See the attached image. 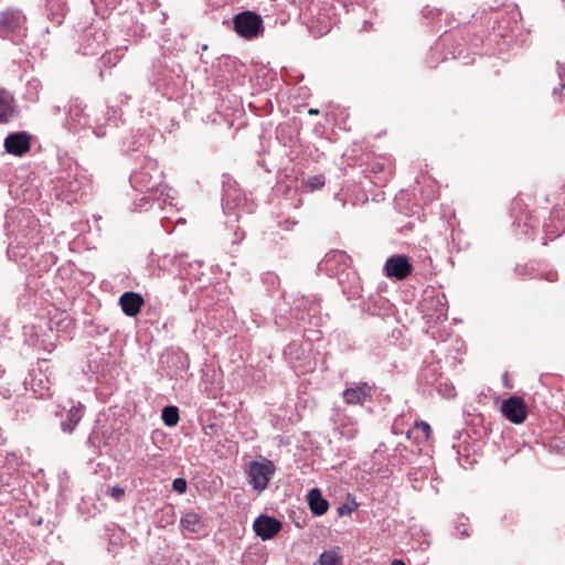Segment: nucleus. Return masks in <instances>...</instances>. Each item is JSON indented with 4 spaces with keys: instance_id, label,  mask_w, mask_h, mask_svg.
<instances>
[{
    "instance_id": "nucleus-1",
    "label": "nucleus",
    "mask_w": 565,
    "mask_h": 565,
    "mask_svg": "<svg viewBox=\"0 0 565 565\" xmlns=\"http://www.w3.org/2000/svg\"><path fill=\"white\" fill-rule=\"evenodd\" d=\"M25 17L20 10L8 9L0 13V36L18 42L25 36Z\"/></svg>"
},
{
    "instance_id": "nucleus-2",
    "label": "nucleus",
    "mask_w": 565,
    "mask_h": 565,
    "mask_svg": "<svg viewBox=\"0 0 565 565\" xmlns=\"http://www.w3.org/2000/svg\"><path fill=\"white\" fill-rule=\"evenodd\" d=\"M130 182L134 188L143 192H160L162 185L161 171L154 161H148L140 170L130 175Z\"/></svg>"
},
{
    "instance_id": "nucleus-3",
    "label": "nucleus",
    "mask_w": 565,
    "mask_h": 565,
    "mask_svg": "<svg viewBox=\"0 0 565 565\" xmlns=\"http://www.w3.org/2000/svg\"><path fill=\"white\" fill-rule=\"evenodd\" d=\"M235 31L245 39H254L263 30L262 18L252 11H244L234 18Z\"/></svg>"
},
{
    "instance_id": "nucleus-4",
    "label": "nucleus",
    "mask_w": 565,
    "mask_h": 565,
    "mask_svg": "<svg viewBox=\"0 0 565 565\" xmlns=\"http://www.w3.org/2000/svg\"><path fill=\"white\" fill-rule=\"evenodd\" d=\"M274 472L275 466L270 460L250 462L249 477L253 488L257 491L265 490Z\"/></svg>"
},
{
    "instance_id": "nucleus-5",
    "label": "nucleus",
    "mask_w": 565,
    "mask_h": 565,
    "mask_svg": "<svg viewBox=\"0 0 565 565\" xmlns=\"http://www.w3.org/2000/svg\"><path fill=\"white\" fill-rule=\"evenodd\" d=\"M89 125V116L85 111V106L79 100H74L70 105L65 127L71 132H79Z\"/></svg>"
},
{
    "instance_id": "nucleus-6",
    "label": "nucleus",
    "mask_w": 565,
    "mask_h": 565,
    "mask_svg": "<svg viewBox=\"0 0 565 565\" xmlns=\"http://www.w3.org/2000/svg\"><path fill=\"white\" fill-rule=\"evenodd\" d=\"M501 413L513 424H522L527 416V406L519 396H511L502 402Z\"/></svg>"
},
{
    "instance_id": "nucleus-7",
    "label": "nucleus",
    "mask_w": 565,
    "mask_h": 565,
    "mask_svg": "<svg viewBox=\"0 0 565 565\" xmlns=\"http://www.w3.org/2000/svg\"><path fill=\"white\" fill-rule=\"evenodd\" d=\"M413 266L407 256L397 254L390 257L384 265L387 277L404 280L412 274Z\"/></svg>"
},
{
    "instance_id": "nucleus-8",
    "label": "nucleus",
    "mask_w": 565,
    "mask_h": 565,
    "mask_svg": "<svg viewBox=\"0 0 565 565\" xmlns=\"http://www.w3.org/2000/svg\"><path fill=\"white\" fill-rule=\"evenodd\" d=\"M253 529L257 536L266 541L273 539L280 531L281 523L275 518L260 515L254 521Z\"/></svg>"
},
{
    "instance_id": "nucleus-9",
    "label": "nucleus",
    "mask_w": 565,
    "mask_h": 565,
    "mask_svg": "<svg viewBox=\"0 0 565 565\" xmlns=\"http://www.w3.org/2000/svg\"><path fill=\"white\" fill-rule=\"evenodd\" d=\"M6 151L14 156H23L30 150V137L25 132H15L4 139Z\"/></svg>"
},
{
    "instance_id": "nucleus-10",
    "label": "nucleus",
    "mask_w": 565,
    "mask_h": 565,
    "mask_svg": "<svg viewBox=\"0 0 565 565\" xmlns=\"http://www.w3.org/2000/svg\"><path fill=\"white\" fill-rule=\"evenodd\" d=\"M143 302L141 295L132 291L124 292L119 299L121 309L128 317H136L140 312Z\"/></svg>"
},
{
    "instance_id": "nucleus-11",
    "label": "nucleus",
    "mask_w": 565,
    "mask_h": 565,
    "mask_svg": "<svg viewBox=\"0 0 565 565\" xmlns=\"http://www.w3.org/2000/svg\"><path fill=\"white\" fill-rule=\"evenodd\" d=\"M371 391L372 387L369 384L362 383L354 387L345 388L342 396L348 404H362L371 395Z\"/></svg>"
},
{
    "instance_id": "nucleus-12",
    "label": "nucleus",
    "mask_w": 565,
    "mask_h": 565,
    "mask_svg": "<svg viewBox=\"0 0 565 565\" xmlns=\"http://www.w3.org/2000/svg\"><path fill=\"white\" fill-rule=\"evenodd\" d=\"M334 424L337 425V429L344 438L351 440L356 437L358 423L353 417L338 413L337 418L334 419Z\"/></svg>"
},
{
    "instance_id": "nucleus-13",
    "label": "nucleus",
    "mask_w": 565,
    "mask_h": 565,
    "mask_svg": "<svg viewBox=\"0 0 565 565\" xmlns=\"http://www.w3.org/2000/svg\"><path fill=\"white\" fill-rule=\"evenodd\" d=\"M308 504L315 515H323L329 509V502L322 497L317 488L311 489L307 495Z\"/></svg>"
},
{
    "instance_id": "nucleus-14",
    "label": "nucleus",
    "mask_w": 565,
    "mask_h": 565,
    "mask_svg": "<svg viewBox=\"0 0 565 565\" xmlns=\"http://www.w3.org/2000/svg\"><path fill=\"white\" fill-rule=\"evenodd\" d=\"M30 386L39 398H45L52 395L51 381L45 374L40 373L34 375L30 381Z\"/></svg>"
},
{
    "instance_id": "nucleus-15",
    "label": "nucleus",
    "mask_w": 565,
    "mask_h": 565,
    "mask_svg": "<svg viewBox=\"0 0 565 565\" xmlns=\"http://www.w3.org/2000/svg\"><path fill=\"white\" fill-rule=\"evenodd\" d=\"M13 113V96L8 90L0 89V122H8Z\"/></svg>"
},
{
    "instance_id": "nucleus-16",
    "label": "nucleus",
    "mask_w": 565,
    "mask_h": 565,
    "mask_svg": "<svg viewBox=\"0 0 565 565\" xmlns=\"http://www.w3.org/2000/svg\"><path fill=\"white\" fill-rule=\"evenodd\" d=\"M82 419V408L78 407H72L67 412L66 419L61 423L62 430L64 433L71 434L74 431L75 427Z\"/></svg>"
},
{
    "instance_id": "nucleus-17",
    "label": "nucleus",
    "mask_w": 565,
    "mask_h": 565,
    "mask_svg": "<svg viewBox=\"0 0 565 565\" xmlns=\"http://www.w3.org/2000/svg\"><path fill=\"white\" fill-rule=\"evenodd\" d=\"M181 524L185 530H189L190 532H193V533L198 532L202 526L200 515L194 512L186 513L181 519Z\"/></svg>"
},
{
    "instance_id": "nucleus-18",
    "label": "nucleus",
    "mask_w": 565,
    "mask_h": 565,
    "mask_svg": "<svg viewBox=\"0 0 565 565\" xmlns=\"http://www.w3.org/2000/svg\"><path fill=\"white\" fill-rule=\"evenodd\" d=\"M315 565H340L339 547L324 551Z\"/></svg>"
},
{
    "instance_id": "nucleus-19",
    "label": "nucleus",
    "mask_w": 565,
    "mask_h": 565,
    "mask_svg": "<svg viewBox=\"0 0 565 565\" xmlns=\"http://www.w3.org/2000/svg\"><path fill=\"white\" fill-rule=\"evenodd\" d=\"M161 418L168 427H173L178 424L180 416L177 406H166L162 409Z\"/></svg>"
},
{
    "instance_id": "nucleus-20",
    "label": "nucleus",
    "mask_w": 565,
    "mask_h": 565,
    "mask_svg": "<svg viewBox=\"0 0 565 565\" xmlns=\"http://www.w3.org/2000/svg\"><path fill=\"white\" fill-rule=\"evenodd\" d=\"M414 428L416 430H418L419 433H422L423 440L427 441L429 439L430 434H431V428H430V426H429V424L427 422L416 420L415 425H414Z\"/></svg>"
},
{
    "instance_id": "nucleus-21",
    "label": "nucleus",
    "mask_w": 565,
    "mask_h": 565,
    "mask_svg": "<svg viewBox=\"0 0 565 565\" xmlns=\"http://www.w3.org/2000/svg\"><path fill=\"white\" fill-rule=\"evenodd\" d=\"M305 184L311 190L321 189L324 185V178L322 175H312L305 181Z\"/></svg>"
},
{
    "instance_id": "nucleus-22",
    "label": "nucleus",
    "mask_w": 565,
    "mask_h": 565,
    "mask_svg": "<svg viewBox=\"0 0 565 565\" xmlns=\"http://www.w3.org/2000/svg\"><path fill=\"white\" fill-rule=\"evenodd\" d=\"M107 494L115 499L116 501H120L125 495V489L119 486H115L109 488Z\"/></svg>"
},
{
    "instance_id": "nucleus-23",
    "label": "nucleus",
    "mask_w": 565,
    "mask_h": 565,
    "mask_svg": "<svg viewBox=\"0 0 565 565\" xmlns=\"http://www.w3.org/2000/svg\"><path fill=\"white\" fill-rule=\"evenodd\" d=\"M173 489L179 493H183L186 490V481L183 478H177L173 481Z\"/></svg>"
},
{
    "instance_id": "nucleus-24",
    "label": "nucleus",
    "mask_w": 565,
    "mask_h": 565,
    "mask_svg": "<svg viewBox=\"0 0 565 565\" xmlns=\"http://www.w3.org/2000/svg\"><path fill=\"white\" fill-rule=\"evenodd\" d=\"M352 511H353V508H350L349 505L343 504V505L339 507L338 514L340 516H343L345 514H350Z\"/></svg>"
},
{
    "instance_id": "nucleus-25",
    "label": "nucleus",
    "mask_w": 565,
    "mask_h": 565,
    "mask_svg": "<svg viewBox=\"0 0 565 565\" xmlns=\"http://www.w3.org/2000/svg\"><path fill=\"white\" fill-rule=\"evenodd\" d=\"M391 565H406L404 561L402 559H394Z\"/></svg>"
},
{
    "instance_id": "nucleus-26",
    "label": "nucleus",
    "mask_w": 565,
    "mask_h": 565,
    "mask_svg": "<svg viewBox=\"0 0 565 565\" xmlns=\"http://www.w3.org/2000/svg\"><path fill=\"white\" fill-rule=\"evenodd\" d=\"M563 74H565V68L558 65V76L563 78Z\"/></svg>"
},
{
    "instance_id": "nucleus-27",
    "label": "nucleus",
    "mask_w": 565,
    "mask_h": 565,
    "mask_svg": "<svg viewBox=\"0 0 565 565\" xmlns=\"http://www.w3.org/2000/svg\"><path fill=\"white\" fill-rule=\"evenodd\" d=\"M224 202H225L224 207L226 209L230 204V195L228 194H226Z\"/></svg>"
},
{
    "instance_id": "nucleus-28",
    "label": "nucleus",
    "mask_w": 565,
    "mask_h": 565,
    "mask_svg": "<svg viewBox=\"0 0 565 565\" xmlns=\"http://www.w3.org/2000/svg\"><path fill=\"white\" fill-rule=\"evenodd\" d=\"M310 115H317L319 113L318 109L310 108L308 111Z\"/></svg>"
},
{
    "instance_id": "nucleus-29",
    "label": "nucleus",
    "mask_w": 565,
    "mask_h": 565,
    "mask_svg": "<svg viewBox=\"0 0 565 565\" xmlns=\"http://www.w3.org/2000/svg\"><path fill=\"white\" fill-rule=\"evenodd\" d=\"M462 535L468 536L469 534H468V532H467V531H462Z\"/></svg>"
}]
</instances>
